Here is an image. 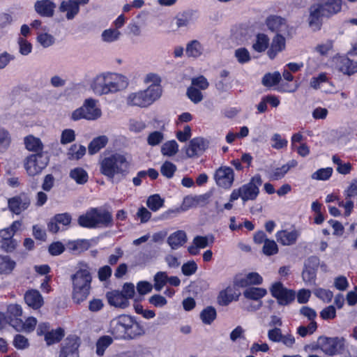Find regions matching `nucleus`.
I'll return each mask as SVG.
<instances>
[{"label": "nucleus", "mask_w": 357, "mask_h": 357, "mask_svg": "<svg viewBox=\"0 0 357 357\" xmlns=\"http://www.w3.org/2000/svg\"><path fill=\"white\" fill-rule=\"evenodd\" d=\"M235 57L240 63H245L250 61V52L245 47L238 48L235 50Z\"/></svg>", "instance_id": "0e129e2a"}, {"label": "nucleus", "mask_w": 357, "mask_h": 357, "mask_svg": "<svg viewBox=\"0 0 357 357\" xmlns=\"http://www.w3.org/2000/svg\"><path fill=\"white\" fill-rule=\"evenodd\" d=\"M112 338L105 335L98 339L96 343V354L101 356L104 354L105 349L112 343Z\"/></svg>", "instance_id": "8fccbe9b"}, {"label": "nucleus", "mask_w": 357, "mask_h": 357, "mask_svg": "<svg viewBox=\"0 0 357 357\" xmlns=\"http://www.w3.org/2000/svg\"><path fill=\"white\" fill-rule=\"evenodd\" d=\"M313 293L318 298L326 303H330L333 297V293L331 290L320 287L314 289Z\"/></svg>", "instance_id": "603ef678"}, {"label": "nucleus", "mask_w": 357, "mask_h": 357, "mask_svg": "<svg viewBox=\"0 0 357 357\" xmlns=\"http://www.w3.org/2000/svg\"><path fill=\"white\" fill-rule=\"evenodd\" d=\"M17 45L19 46V52L23 56H27L32 51V45L24 37H18Z\"/></svg>", "instance_id": "6e6d98bb"}, {"label": "nucleus", "mask_w": 357, "mask_h": 357, "mask_svg": "<svg viewBox=\"0 0 357 357\" xmlns=\"http://www.w3.org/2000/svg\"><path fill=\"white\" fill-rule=\"evenodd\" d=\"M216 310L214 307L208 306L200 313V319L204 324L210 325L216 318Z\"/></svg>", "instance_id": "79ce46f5"}, {"label": "nucleus", "mask_w": 357, "mask_h": 357, "mask_svg": "<svg viewBox=\"0 0 357 357\" xmlns=\"http://www.w3.org/2000/svg\"><path fill=\"white\" fill-rule=\"evenodd\" d=\"M187 96L195 104H197L203 100V95L202 92L194 86H190L188 89Z\"/></svg>", "instance_id": "e2e57ef3"}, {"label": "nucleus", "mask_w": 357, "mask_h": 357, "mask_svg": "<svg viewBox=\"0 0 357 357\" xmlns=\"http://www.w3.org/2000/svg\"><path fill=\"white\" fill-rule=\"evenodd\" d=\"M281 79L279 72L266 74L262 79V84L266 86H272L278 84Z\"/></svg>", "instance_id": "5fc2aeb1"}, {"label": "nucleus", "mask_w": 357, "mask_h": 357, "mask_svg": "<svg viewBox=\"0 0 357 357\" xmlns=\"http://www.w3.org/2000/svg\"><path fill=\"white\" fill-rule=\"evenodd\" d=\"M261 183V176L255 175L248 183L243 185L238 189H234L230 195L229 201L234 202L238 198H241L243 202L255 200L259 193V187Z\"/></svg>", "instance_id": "0eeeda50"}, {"label": "nucleus", "mask_w": 357, "mask_h": 357, "mask_svg": "<svg viewBox=\"0 0 357 357\" xmlns=\"http://www.w3.org/2000/svg\"><path fill=\"white\" fill-rule=\"evenodd\" d=\"M328 82L326 74L324 73H320L318 76L311 78L310 86L314 89H319L321 86Z\"/></svg>", "instance_id": "680f3d73"}, {"label": "nucleus", "mask_w": 357, "mask_h": 357, "mask_svg": "<svg viewBox=\"0 0 357 357\" xmlns=\"http://www.w3.org/2000/svg\"><path fill=\"white\" fill-rule=\"evenodd\" d=\"M146 204L151 211H157L162 207L164 199H162L159 195H153L148 198Z\"/></svg>", "instance_id": "3c124183"}, {"label": "nucleus", "mask_w": 357, "mask_h": 357, "mask_svg": "<svg viewBox=\"0 0 357 357\" xmlns=\"http://www.w3.org/2000/svg\"><path fill=\"white\" fill-rule=\"evenodd\" d=\"M168 276L166 272L159 271L156 273L153 278V288L155 291H160L167 283Z\"/></svg>", "instance_id": "de8ad7c7"}, {"label": "nucleus", "mask_w": 357, "mask_h": 357, "mask_svg": "<svg viewBox=\"0 0 357 357\" xmlns=\"http://www.w3.org/2000/svg\"><path fill=\"white\" fill-rule=\"evenodd\" d=\"M161 77L160 75L155 73H149L145 75L143 82L146 84H149L146 89H154L158 93V98H160L162 93V89L161 86Z\"/></svg>", "instance_id": "a878e982"}, {"label": "nucleus", "mask_w": 357, "mask_h": 357, "mask_svg": "<svg viewBox=\"0 0 357 357\" xmlns=\"http://www.w3.org/2000/svg\"><path fill=\"white\" fill-rule=\"evenodd\" d=\"M342 0H319L309 8L307 22L313 30H319L321 25V17H329L340 12Z\"/></svg>", "instance_id": "7ed1b4c3"}, {"label": "nucleus", "mask_w": 357, "mask_h": 357, "mask_svg": "<svg viewBox=\"0 0 357 357\" xmlns=\"http://www.w3.org/2000/svg\"><path fill=\"white\" fill-rule=\"evenodd\" d=\"M59 10L61 13H66V17L68 20H73L79 13V8L76 2L73 0H67L61 3Z\"/></svg>", "instance_id": "cd10ccee"}, {"label": "nucleus", "mask_w": 357, "mask_h": 357, "mask_svg": "<svg viewBox=\"0 0 357 357\" xmlns=\"http://www.w3.org/2000/svg\"><path fill=\"white\" fill-rule=\"evenodd\" d=\"M214 242L213 235L197 236L194 238L192 245L188 247V252L192 255H197L199 249H204L208 245H211Z\"/></svg>", "instance_id": "6ab92c4d"}, {"label": "nucleus", "mask_w": 357, "mask_h": 357, "mask_svg": "<svg viewBox=\"0 0 357 357\" xmlns=\"http://www.w3.org/2000/svg\"><path fill=\"white\" fill-rule=\"evenodd\" d=\"M93 211L95 218V227L100 225L107 227L111 224L112 221V217L109 212L97 208H93Z\"/></svg>", "instance_id": "473e14b6"}, {"label": "nucleus", "mask_w": 357, "mask_h": 357, "mask_svg": "<svg viewBox=\"0 0 357 357\" xmlns=\"http://www.w3.org/2000/svg\"><path fill=\"white\" fill-rule=\"evenodd\" d=\"M164 134L160 131H153L147 137V143L151 146L159 145L164 140Z\"/></svg>", "instance_id": "bf43d9fd"}, {"label": "nucleus", "mask_w": 357, "mask_h": 357, "mask_svg": "<svg viewBox=\"0 0 357 357\" xmlns=\"http://www.w3.org/2000/svg\"><path fill=\"white\" fill-rule=\"evenodd\" d=\"M262 281V277L259 273L252 272L236 275L234 279V285L239 287H245L249 285L260 284Z\"/></svg>", "instance_id": "dca6fc26"}, {"label": "nucleus", "mask_w": 357, "mask_h": 357, "mask_svg": "<svg viewBox=\"0 0 357 357\" xmlns=\"http://www.w3.org/2000/svg\"><path fill=\"white\" fill-rule=\"evenodd\" d=\"M346 340L342 337H325L318 338L316 344L325 354L335 356L342 352L345 347Z\"/></svg>", "instance_id": "1a4fd4ad"}, {"label": "nucleus", "mask_w": 357, "mask_h": 357, "mask_svg": "<svg viewBox=\"0 0 357 357\" xmlns=\"http://www.w3.org/2000/svg\"><path fill=\"white\" fill-rule=\"evenodd\" d=\"M108 141V137L106 135L95 137L88 146L89 153L90 155L97 153L107 144Z\"/></svg>", "instance_id": "72a5a7b5"}, {"label": "nucleus", "mask_w": 357, "mask_h": 357, "mask_svg": "<svg viewBox=\"0 0 357 357\" xmlns=\"http://www.w3.org/2000/svg\"><path fill=\"white\" fill-rule=\"evenodd\" d=\"M47 28L44 26L41 31L37 32L36 41L43 48H48L55 43V38L47 31Z\"/></svg>", "instance_id": "7c9ffc66"}, {"label": "nucleus", "mask_w": 357, "mask_h": 357, "mask_svg": "<svg viewBox=\"0 0 357 357\" xmlns=\"http://www.w3.org/2000/svg\"><path fill=\"white\" fill-rule=\"evenodd\" d=\"M129 84L126 76L116 73L102 72L90 81L89 88L98 96L114 94L126 89Z\"/></svg>", "instance_id": "f257e3e1"}, {"label": "nucleus", "mask_w": 357, "mask_h": 357, "mask_svg": "<svg viewBox=\"0 0 357 357\" xmlns=\"http://www.w3.org/2000/svg\"><path fill=\"white\" fill-rule=\"evenodd\" d=\"M317 328L316 321H311L307 326H300L297 328V333L299 335L304 337L307 335L312 334Z\"/></svg>", "instance_id": "69168bd1"}, {"label": "nucleus", "mask_w": 357, "mask_h": 357, "mask_svg": "<svg viewBox=\"0 0 357 357\" xmlns=\"http://www.w3.org/2000/svg\"><path fill=\"white\" fill-rule=\"evenodd\" d=\"M176 171V166L171 162H165L160 167L161 174L168 178H172Z\"/></svg>", "instance_id": "052dcab7"}, {"label": "nucleus", "mask_w": 357, "mask_h": 357, "mask_svg": "<svg viewBox=\"0 0 357 357\" xmlns=\"http://www.w3.org/2000/svg\"><path fill=\"white\" fill-rule=\"evenodd\" d=\"M121 36L119 30L114 28H109L104 30L101 33V40L107 43H112L118 41Z\"/></svg>", "instance_id": "4c0bfd02"}, {"label": "nucleus", "mask_w": 357, "mask_h": 357, "mask_svg": "<svg viewBox=\"0 0 357 357\" xmlns=\"http://www.w3.org/2000/svg\"><path fill=\"white\" fill-rule=\"evenodd\" d=\"M89 247V243L88 241L84 239H80L77 241H70L68 244V248L71 251L77 253H80Z\"/></svg>", "instance_id": "49530a36"}, {"label": "nucleus", "mask_w": 357, "mask_h": 357, "mask_svg": "<svg viewBox=\"0 0 357 357\" xmlns=\"http://www.w3.org/2000/svg\"><path fill=\"white\" fill-rule=\"evenodd\" d=\"M13 344L17 349L24 350L29 348V342L25 336L17 334L13 338Z\"/></svg>", "instance_id": "13d9d810"}, {"label": "nucleus", "mask_w": 357, "mask_h": 357, "mask_svg": "<svg viewBox=\"0 0 357 357\" xmlns=\"http://www.w3.org/2000/svg\"><path fill=\"white\" fill-rule=\"evenodd\" d=\"M72 299L75 303L86 300L91 289L92 276L86 265L82 266L71 276Z\"/></svg>", "instance_id": "39448f33"}, {"label": "nucleus", "mask_w": 357, "mask_h": 357, "mask_svg": "<svg viewBox=\"0 0 357 357\" xmlns=\"http://www.w3.org/2000/svg\"><path fill=\"white\" fill-rule=\"evenodd\" d=\"M178 151V144L175 140L167 141L161 147V153L163 155L173 156Z\"/></svg>", "instance_id": "a18cd8bd"}, {"label": "nucleus", "mask_w": 357, "mask_h": 357, "mask_svg": "<svg viewBox=\"0 0 357 357\" xmlns=\"http://www.w3.org/2000/svg\"><path fill=\"white\" fill-rule=\"evenodd\" d=\"M187 241V236L184 231L178 230L171 234L167 238V243L173 250L181 247Z\"/></svg>", "instance_id": "c85d7f7f"}, {"label": "nucleus", "mask_w": 357, "mask_h": 357, "mask_svg": "<svg viewBox=\"0 0 357 357\" xmlns=\"http://www.w3.org/2000/svg\"><path fill=\"white\" fill-rule=\"evenodd\" d=\"M333 172L332 167L321 168L314 172L311 175V178L317 181H327L331 177Z\"/></svg>", "instance_id": "09e8293b"}, {"label": "nucleus", "mask_w": 357, "mask_h": 357, "mask_svg": "<svg viewBox=\"0 0 357 357\" xmlns=\"http://www.w3.org/2000/svg\"><path fill=\"white\" fill-rule=\"evenodd\" d=\"M266 26L271 31L278 33H286L288 32V25L286 20L277 15H271L266 20Z\"/></svg>", "instance_id": "412c9836"}, {"label": "nucleus", "mask_w": 357, "mask_h": 357, "mask_svg": "<svg viewBox=\"0 0 357 357\" xmlns=\"http://www.w3.org/2000/svg\"><path fill=\"white\" fill-rule=\"evenodd\" d=\"M286 47V40L281 33H277L272 39L267 52L268 57L274 59L276 55L283 51Z\"/></svg>", "instance_id": "b1692460"}, {"label": "nucleus", "mask_w": 357, "mask_h": 357, "mask_svg": "<svg viewBox=\"0 0 357 357\" xmlns=\"http://www.w3.org/2000/svg\"><path fill=\"white\" fill-rule=\"evenodd\" d=\"M109 303L116 307L126 308L129 305V301L123 294L118 290H114L107 294Z\"/></svg>", "instance_id": "393cba45"}, {"label": "nucleus", "mask_w": 357, "mask_h": 357, "mask_svg": "<svg viewBox=\"0 0 357 357\" xmlns=\"http://www.w3.org/2000/svg\"><path fill=\"white\" fill-rule=\"evenodd\" d=\"M213 178L218 186L229 189L234 181V170L229 167L221 166L215 172Z\"/></svg>", "instance_id": "f8f14e48"}, {"label": "nucleus", "mask_w": 357, "mask_h": 357, "mask_svg": "<svg viewBox=\"0 0 357 357\" xmlns=\"http://www.w3.org/2000/svg\"><path fill=\"white\" fill-rule=\"evenodd\" d=\"M336 68L344 75H351L357 73V62L346 56L335 58Z\"/></svg>", "instance_id": "a211bd4d"}, {"label": "nucleus", "mask_w": 357, "mask_h": 357, "mask_svg": "<svg viewBox=\"0 0 357 357\" xmlns=\"http://www.w3.org/2000/svg\"><path fill=\"white\" fill-rule=\"evenodd\" d=\"M48 162V158L42 153H38L27 156L24 159V167L29 176H34L40 174L43 169L47 167Z\"/></svg>", "instance_id": "9d476101"}, {"label": "nucleus", "mask_w": 357, "mask_h": 357, "mask_svg": "<svg viewBox=\"0 0 357 357\" xmlns=\"http://www.w3.org/2000/svg\"><path fill=\"white\" fill-rule=\"evenodd\" d=\"M267 291L261 287H250L243 292V296L248 299L259 301L266 296Z\"/></svg>", "instance_id": "ea45409f"}, {"label": "nucleus", "mask_w": 357, "mask_h": 357, "mask_svg": "<svg viewBox=\"0 0 357 357\" xmlns=\"http://www.w3.org/2000/svg\"><path fill=\"white\" fill-rule=\"evenodd\" d=\"M109 332L120 340H132L144 333L143 327L133 317L126 314L112 319Z\"/></svg>", "instance_id": "f03ea898"}, {"label": "nucleus", "mask_w": 357, "mask_h": 357, "mask_svg": "<svg viewBox=\"0 0 357 357\" xmlns=\"http://www.w3.org/2000/svg\"><path fill=\"white\" fill-rule=\"evenodd\" d=\"M273 297L277 299L280 305H287L294 301L296 293L294 290L286 288L280 282H274L270 287Z\"/></svg>", "instance_id": "9b49d317"}, {"label": "nucleus", "mask_w": 357, "mask_h": 357, "mask_svg": "<svg viewBox=\"0 0 357 357\" xmlns=\"http://www.w3.org/2000/svg\"><path fill=\"white\" fill-rule=\"evenodd\" d=\"M100 172L109 180H114L116 176L127 174L130 162L126 155L114 153L104 157L99 161Z\"/></svg>", "instance_id": "20e7f679"}, {"label": "nucleus", "mask_w": 357, "mask_h": 357, "mask_svg": "<svg viewBox=\"0 0 357 357\" xmlns=\"http://www.w3.org/2000/svg\"><path fill=\"white\" fill-rule=\"evenodd\" d=\"M297 165L298 162L296 160H290L282 166L273 169L269 177L271 180L275 181L282 179L291 169L296 167Z\"/></svg>", "instance_id": "bb28decb"}, {"label": "nucleus", "mask_w": 357, "mask_h": 357, "mask_svg": "<svg viewBox=\"0 0 357 357\" xmlns=\"http://www.w3.org/2000/svg\"><path fill=\"white\" fill-rule=\"evenodd\" d=\"M26 304L33 310L40 309L44 304V300L40 293L36 289L27 290L24 296Z\"/></svg>", "instance_id": "4be33fe9"}, {"label": "nucleus", "mask_w": 357, "mask_h": 357, "mask_svg": "<svg viewBox=\"0 0 357 357\" xmlns=\"http://www.w3.org/2000/svg\"><path fill=\"white\" fill-rule=\"evenodd\" d=\"M24 142L26 149L29 151L39 152L43 149V144L41 140L33 135L26 137Z\"/></svg>", "instance_id": "e433bc0d"}, {"label": "nucleus", "mask_w": 357, "mask_h": 357, "mask_svg": "<svg viewBox=\"0 0 357 357\" xmlns=\"http://www.w3.org/2000/svg\"><path fill=\"white\" fill-rule=\"evenodd\" d=\"M269 44L270 40L267 35L258 33L252 41V48L254 51L261 53L268 49Z\"/></svg>", "instance_id": "2f4dec72"}, {"label": "nucleus", "mask_w": 357, "mask_h": 357, "mask_svg": "<svg viewBox=\"0 0 357 357\" xmlns=\"http://www.w3.org/2000/svg\"><path fill=\"white\" fill-rule=\"evenodd\" d=\"M300 233L298 230L282 229L275 234V238L278 243L282 245H291L296 243Z\"/></svg>", "instance_id": "f3484780"}, {"label": "nucleus", "mask_w": 357, "mask_h": 357, "mask_svg": "<svg viewBox=\"0 0 357 357\" xmlns=\"http://www.w3.org/2000/svg\"><path fill=\"white\" fill-rule=\"evenodd\" d=\"M75 139V132L73 129H65L62 131L61 135V144H67L73 142Z\"/></svg>", "instance_id": "774afa93"}, {"label": "nucleus", "mask_w": 357, "mask_h": 357, "mask_svg": "<svg viewBox=\"0 0 357 357\" xmlns=\"http://www.w3.org/2000/svg\"><path fill=\"white\" fill-rule=\"evenodd\" d=\"M344 195L346 199H351L357 196V178L349 183L348 187L344 190Z\"/></svg>", "instance_id": "338daca9"}, {"label": "nucleus", "mask_w": 357, "mask_h": 357, "mask_svg": "<svg viewBox=\"0 0 357 357\" xmlns=\"http://www.w3.org/2000/svg\"><path fill=\"white\" fill-rule=\"evenodd\" d=\"M185 51L188 57L196 59L204 54V48L199 41L193 40L187 43Z\"/></svg>", "instance_id": "c756f323"}, {"label": "nucleus", "mask_w": 357, "mask_h": 357, "mask_svg": "<svg viewBox=\"0 0 357 357\" xmlns=\"http://www.w3.org/2000/svg\"><path fill=\"white\" fill-rule=\"evenodd\" d=\"M93 208L88 211L85 214L79 217V225L83 227L93 228L95 227Z\"/></svg>", "instance_id": "a19ab883"}, {"label": "nucleus", "mask_w": 357, "mask_h": 357, "mask_svg": "<svg viewBox=\"0 0 357 357\" xmlns=\"http://www.w3.org/2000/svg\"><path fill=\"white\" fill-rule=\"evenodd\" d=\"M271 142V147L277 150L284 149L287 147L288 144V141L285 138H283L279 133H274L272 135Z\"/></svg>", "instance_id": "864d4df0"}, {"label": "nucleus", "mask_w": 357, "mask_h": 357, "mask_svg": "<svg viewBox=\"0 0 357 357\" xmlns=\"http://www.w3.org/2000/svg\"><path fill=\"white\" fill-rule=\"evenodd\" d=\"M37 322L36 318L29 317L24 321L21 318L11 319L10 324L17 332L29 333L35 330Z\"/></svg>", "instance_id": "ddd939ff"}, {"label": "nucleus", "mask_w": 357, "mask_h": 357, "mask_svg": "<svg viewBox=\"0 0 357 357\" xmlns=\"http://www.w3.org/2000/svg\"><path fill=\"white\" fill-rule=\"evenodd\" d=\"M79 340L77 337H71L66 339L62 345L59 357H79L78 348Z\"/></svg>", "instance_id": "2eb2a0df"}, {"label": "nucleus", "mask_w": 357, "mask_h": 357, "mask_svg": "<svg viewBox=\"0 0 357 357\" xmlns=\"http://www.w3.org/2000/svg\"><path fill=\"white\" fill-rule=\"evenodd\" d=\"M207 147V142L201 137L193 138L186 149V155L193 158L200 155Z\"/></svg>", "instance_id": "5701e85b"}, {"label": "nucleus", "mask_w": 357, "mask_h": 357, "mask_svg": "<svg viewBox=\"0 0 357 357\" xmlns=\"http://www.w3.org/2000/svg\"><path fill=\"white\" fill-rule=\"evenodd\" d=\"M86 147L83 145L73 144L68 152V158L70 160H79L86 153Z\"/></svg>", "instance_id": "37998d69"}, {"label": "nucleus", "mask_w": 357, "mask_h": 357, "mask_svg": "<svg viewBox=\"0 0 357 357\" xmlns=\"http://www.w3.org/2000/svg\"><path fill=\"white\" fill-rule=\"evenodd\" d=\"M16 263L10 257L0 255V274H9L15 268Z\"/></svg>", "instance_id": "58836bf2"}, {"label": "nucleus", "mask_w": 357, "mask_h": 357, "mask_svg": "<svg viewBox=\"0 0 357 357\" xmlns=\"http://www.w3.org/2000/svg\"><path fill=\"white\" fill-rule=\"evenodd\" d=\"M240 293L233 291L231 287L227 288L225 291L220 292L218 296V302L220 305H228L231 301L238 300Z\"/></svg>", "instance_id": "f704fd0d"}, {"label": "nucleus", "mask_w": 357, "mask_h": 357, "mask_svg": "<svg viewBox=\"0 0 357 357\" xmlns=\"http://www.w3.org/2000/svg\"><path fill=\"white\" fill-rule=\"evenodd\" d=\"M263 253L266 256H271L278 252V247L274 240L268 239L264 243Z\"/></svg>", "instance_id": "4d7b16f0"}, {"label": "nucleus", "mask_w": 357, "mask_h": 357, "mask_svg": "<svg viewBox=\"0 0 357 357\" xmlns=\"http://www.w3.org/2000/svg\"><path fill=\"white\" fill-rule=\"evenodd\" d=\"M70 177L79 185L85 184L89 179L87 172L82 167H75L70 170Z\"/></svg>", "instance_id": "c9c22d12"}, {"label": "nucleus", "mask_w": 357, "mask_h": 357, "mask_svg": "<svg viewBox=\"0 0 357 357\" xmlns=\"http://www.w3.org/2000/svg\"><path fill=\"white\" fill-rule=\"evenodd\" d=\"M158 99V93L154 89H146L129 93L126 98V103L130 106L146 107Z\"/></svg>", "instance_id": "6e6552de"}, {"label": "nucleus", "mask_w": 357, "mask_h": 357, "mask_svg": "<svg viewBox=\"0 0 357 357\" xmlns=\"http://www.w3.org/2000/svg\"><path fill=\"white\" fill-rule=\"evenodd\" d=\"M30 198L25 194H20L8 199V208L14 213L19 215L30 205Z\"/></svg>", "instance_id": "4468645a"}, {"label": "nucleus", "mask_w": 357, "mask_h": 357, "mask_svg": "<svg viewBox=\"0 0 357 357\" xmlns=\"http://www.w3.org/2000/svg\"><path fill=\"white\" fill-rule=\"evenodd\" d=\"M55 8L56 4L51 0H38L34 3L35 11L42 17H52Z\"/></svg>", "instance_id": "aec40b11"}, {"label": "nucleus", "mask_w": 357, "mask_h": 357, "mask_svg": "<svg viewBox=\"0 0 357 357\" xmlns=\"http://www.w3.org/2000/svg\"><path fill=\"white\" fill-rule=\"evenodd\" d=\"M64 336L63 329L59 328L56 330H52L45 334V340L48 345H51L59 342Z\"/></svg>", "instance_id": "c03bdc74"}, {"label": "nucleus", "mask_w": 357, "mask_h": 357, "mask_svg": "<svg viewBox=\"0 0 357 357\" xmlns=\"http://www.w3.org/2000/svg\"><path fill=\"white\" fill-rule=\"evenodd\" d=\"M102 110L98 105V101L93 98H86L83 105L73 111L70 120L77 121L81 119L96 121L102 116Z\"/></svg>", "instance_id": "423d86ee"}]
</instances>
